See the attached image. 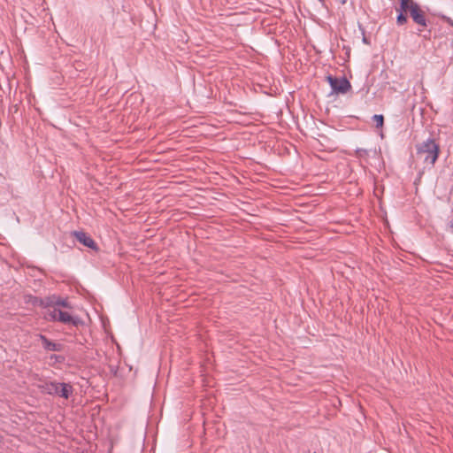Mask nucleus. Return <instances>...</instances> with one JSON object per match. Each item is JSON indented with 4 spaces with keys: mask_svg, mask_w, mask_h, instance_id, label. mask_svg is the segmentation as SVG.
I'll return each instance as SVG.
<instances>
[{
    "mask_svg": "<svg viewBox=\"0 0 453 453\" xmlns=\"http://www.w3.org/2000/svg\"><path fill=\"white\" fill-rule=\"evenodd\" d=\"M326 80L332 88V92L335 94H346L351 89V84L345 77L337 78L328 75Z\"/></svg>",
    "mask_w": 453,
    "mask_h": 453,
    "instance_id": "3",
    "label": "nucleus"
},
{
    "mask_svg": "<svg viewBox=\"0 0 453 453\" xmlns=\"http://www.w3.org/2000/svg\"><path fill=\"white\" fill-rule=\"evenodd\" d=\"M342 4H346L347 0H340Z\"/></svg>",
    "mask_w": 453,
    "mask_h": 453,
    "instance_id": "17",
    "label": "nucleus"
},
{
    "mask_svg": "<svg viewBox=\"0 0 453 453\" xmlns=\"http://www.w3.org/2000/svg\"><path fill=\"white\" fill-rule=\"evenodd\" d=\"M38 388L42 393L58 395L65 399H68L73 393V386L65 382L45 381L38 385Z\"/></svg>",
    "mask_w": 453,
    "mask_h": 453,
    "instance_id": "1",
    "label": "nucleus"
},
{
    "mask_svg": "<svg viewBox=\"0 0 453 453\" xmlns=\"http://www.w3.org/2000/svg\"><path fill=\"white\" fill-rule=\"evenodd\" d=\"M58 322L74 326H77L81 323V319L78 317L72 316L68 312L63 311L58 312Z\"/></svg>",
    "mask_w": 453,
    "mask_h": 453,
    "instance_id": "7",
    "label": "nucleus"
},
{
    "mask_svg": "<svg viewBox=\"0 0 453 453\" xmlns=\"http://www.w3.org/2000/svg\"><path fill=\"white\" fill-rule=\"evenodd\" d=\"M72 234L75 237V239L84 246L90 248L92 250H97V245L95 241L85 232L83 231H74Z\"/></svg>",
    "mask_w": 453,
    "mask_h": 453,
    "instance_id": "5",
    "label": "nucleus"
},
{
    "mask_svg": "<svg viewBox=\"0 0 453 453\" xmlns=\"http://www.w3.org/2000/svg\"><path fill=\"white\" fill-rule=\"evenodd\" d=\"M38 337L43 349L47 351H62L64 349L63 344L50 341L44 334H40Z\"/></svg>",
    "mask_w": 453,
    "mask_h": 453,
    "instance_id": "6",
    "label": "nucleus"
},
{
    "mask_svg": "<svg viewBox=\"0 0 453 453\" xmlns=\"http://www.w3.org/2000/svg\"><path fill=\"white\" fill-rule=\"evenodd\" d=\"M322 4H324L325 0H319Z\"/></svg>",
    "mask_w": 453,
    "mask_h": 453,
    "instance_id": "19",
    "label": "nucleus"
},
{
    "mask_svg": "<svg viewBox=\"0 0 453 453\" xmlns=\"http://www.w3.org/2000/svg\"><path fill=\"white\" fill-rule=\"evenodd\" d=\"M449 24L453 25V22H452V20L450 19H449Z\"/></svg>",
    "mask_w": 453,
    "mask_h": 453,
    "instance_id": "18",
    "label": "nucleus"
},
{
    "mask_svg": "<svg viewBox=\"0 0 453 453\" xmlns=\"http://www.w3.org/2000/svg\"><path fill=\"white\" fill-rule=\"evenodd\" d=\"M356 155L358 157H364L368 155V151L365 149H357L356 150Z\"/></svg>",
    "mask_w": 453,
    "mask_h": 453,
    "instance_id": "14",
    "label": "nucleus"
},
{
    "mask_svg": "<svg viewBox=\"0 0 453 453\" xmlns=\"http://www.w3.org/2000/svg\"><path fill=\"white\" fill-rule=\"evenodd\" d=\"M58 302V296L52 295L50 296H46L40 300V305L43 308H54L56 307V303Z\"/></svg>",
    "mask_w": 453,
    "mask_h": 453,
    "instance_id": "8",
    "label": "nucleus"
},
{
    "mask_svg": "<svg viewBox=\"0 0 453 453\" xmlns=\"http://www.w3.org/2000/svg\"><path fill=\"white\" fill-rule=\"evenodd\" d=\"M52 310H49L46 317L51 321H58V312L61 311L58 307L51 308Z\"/></svg>",
    "mask_w": 453,
    "mask_h": 453,
    "instance_id": "10",
    "label": "nucleus"
},
{
    "mask_svg": "<svg viewBox=\"0 0 453 453\" xmlns=\"http://www.w3.org/2000/svg\"><path fill=\"white\" fill-rule=\"evenodd\" d=\"M409 12L412 20L417 25L423 27H426L427 26V20L426 18L425 12L420 8L418 3L414 2Z\"/></svg>",
    "mask_w": 453,
    "mask_h": 453,
    "instance_id": "4",
    "label": "nucleus"
},
{
    "mask_svg": "<svg viewBox=\"0 0 453 453\" xmlns=\"http://www.w3.org/2000/svg\"><path fill=\"white\" fill-rule=\"evenodd\" d=\"M418 154L425 155L424 162L434 165L439 156V145L434 139L428 138L417 147Z\"/></svg>",
    "mask_w": 453,
    "mask_h": 453,
    "instance_id": "2",
    "label": "nucleus"
},
{
    "mask_svg": "<svg viewBox=\"0 0 453 453\" xmlns=\"http://www.w3.org/2000/svg\"><path fill=\"white\" fill-rule=\"evenodd\" d=\"M359 29L361 30L362 35H363V39H362L363 42H364L365 44L369 45V44H370V41H369V40L367 39V37L365 36V28H364V27H362V26H361V25H359Z\"/></svg>",
    "mask_w": 453,
    "mask_h": 453,
    "instance_id": "15",
    "label": "nucleus"
},
{
    "mask_svg": "<svg viewBox=\"0 0 453 453\" xmlns=\"http://www.w3.org/2000/svg\"><path fill=\"white\" fill-rule=\"evenodd\" d=\"M400 1V6L399 8H396V12L397 13H404L406 14L407 12H410L412 4H414V0H399Z\"/></svg>",
    "mask_w": 453,
    "mask_h": 453,
    "instance_id": "9",
    "label": "nucleus"
},
{
    "mask_svg": "<svg viewBox=\"0 0 453 453\" xmlns=\"http://www.w3.org/2000/svg\"><path fill=\"white\" fill-rule=\"evenodd\" d=\"M59 306H62V307H65V308H70V303L69 302L67 301V299H64L60 296H58V302L56 303V307H59Z\"/></svg>",
    "mask_w": 453,
    "mask_h": 453,
    "instance_id": "13",
    "label": "nucleus"
},
{
    "mask_svg": "<svg viewBox=\"0 0 453 453\" xmlns=\"http://www.w3.org/2000/svg\"><path fill=\"white\" fill-rule=\"evenodd\" d=\"M408 21V18H407V15L404 14V13H397V16H396V24L398 26H403L407 23Z\"/></svg>",
    "mask_w": 453,
    "mask_h": 453,
    "instance_id": "12",
    "label": "nucleus"
},
{
    "mask_svg": "<svg viewBox=\"0 0 453 453\" xmlns=\"http://www.w3.org/2000/svg\"><path fill=\"white\" fill-rule=\"evenodd\" d=\"M372 119L375 122V127L377 128H381L384 125V117L382 114H375L372 116Z\"/></svg>",
    "mask_w": 453,
    "mask_h": 453,
    "instance_id": "11",
    "label": "nucleus"
},
{
    "mask_svg": "<svg viewBox=\"0 0 453 453\" xmlns=\"http://www.w3.org/2000/svg\"><path fill=\"white\" fill-rule=\"evenodd\" d=\"M50 359H54L56 362H63L65 358L62 356L51 355Z\"/></svg>",
    "mask_w": 453,
    "mask_h": 453,
    "instance_id": "16",
    "label": "nucleus"
}]
</instances>
